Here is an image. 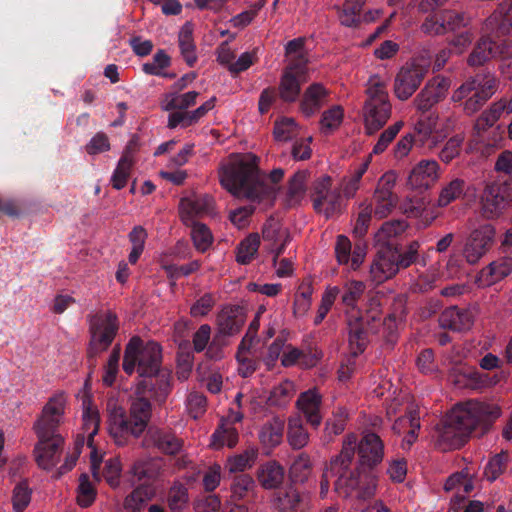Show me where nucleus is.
I'll list each match as a JSON object with an SVG mask.
<instances>
[{
  "label": "nucleus",
  "instance_id": "f257e3e1",
  "mask_svg": "<svg viewBox=\"0 0 512 512\" xmlns=\"http://www.w3.org/2000/svg\"><path fill=\"white\" fill-rule=\"evenodd\" d=\"M259 157L252 153L231 155L229 161L219 168L220 184L237 198L251 203L271 207L276 199L275 184L284 177L282 168L273 169L269 174L272 184L266 181V175L259 168Z\"/></svg>",
  "mask_w": 512,
  "mask_h": 512
},
{
  "label": "nucleus",
  "instance_id": "f03ea898",
  "mask_svg": "<svg viewBox=\"0 0 512 512\" xmlns=\"http://www.w3.org/2000/svg\"><path fill=\"white\" fill-rule=\"evenodd\" d=\"M500 414V408L491 403L469 400L457 404L437 427V446L444 451L461 448L476 428L487 430Z\"/></svg>",
  "mask_w": 512,
  "mask_h": 512
},
{
  "label": "nucleus",
  "instance_id": "7ed1b4c3",
  "mask_svg": "<svg viewBox=\"0 0 512 512\" xmlns=\"http://www.w3.org/2000/svg\"><path fill=\"white\" fill-rule=\"evenodd\" d=\"M355 439L348 437L342 444L340 453L334 456L326 466L320 481V496L324 498L330 487V479L336 477L335 491L342 497L355 496L358 500L371 499L376 492V482L372 475L352 472L353 447Z\"/></svg>",
  "mask_w": 512,
  "mask_h": 512
},
{
  "label": "nucleus",
  "instance_id": "20e7f679",
  "mask_svg": "<svg viewBox=\"0 0 512 512\" xmlns=\"http://www.w3.org/2000/svg\"><path fill=\"white\" fill-rule=\"evenodd\" d=\"M511 29L512 1L504 0L486 19L482 28L484 35L470 54L467 64H485L491 60L510 58L512 48L504 37L509 35Z\"/></svg>",
  "mask_w": 512,
  "mask_h": 512
},
{
  "label": "nucleus",
  "instance_id": "39448f33",
  "mask_svg": "<svg viewBox=\"0 0 512 512\" xmlns=\"http://www.w3.org/2000/svg\"><path fill=\"white\" fill-rule=\"evenodd\" d=\"M65 398L62 394L56 395L44 406L42 415L34 425L38 443L34 452L39 467L50 470L59 461L63 449L64 439L57 433L61 416L64 413Z\"/></svg>",
  "mask_w": 512,
  "mask_h": 512
},
{
  "label": "nucleus",
  "instance_id": "423d86ee",
  "mask_svg": "<svg viewBox=\"0 0 512 512\" xmlns=\"http://www.w3.org/2000/svg\"><path fill=\"white\" fill-rule=\"evenodd\" d=\"M152 415V405L146 397L136 396L129 413L114 408L109 417V432L118 446L128 443L129 437L138 438L147 429Z\"/></svg>",
  "mask_w": 512,
  "mask_h": 512
},
{
  "label": "nucleus",
  "instance_id": "0eeeda50",
  "mask_svg": "<svg viewBox=\"0 0 512 512\" xmlns=\"http://www.w3.org/2000/svg\"><path fill=\"white\" fill-rule=\"evenodd\" d=\"M162 349L155 341L144 342L133 336L125 347L123 371L127 375L137 372L139 377L147 378L167 370L162 368Z\"/></svg>",
  "mask_w": 512,
  "mask_h": 512
},
{
  "label": "nucleus",
  "instance_id": "6e6552de",
  "mask_svg": "<svg viewBox=\"0 0 512 512\" xmlns=\"http://www.w3.org/2000/svg\"><path fill=\"white\" fill-rule=\"evenodd\" d=\"M498 79L489 73H478L467 78L452 94V101L461 103L463 112L471 116L496 93Z\"/></svg>",
  "mask_w": 512,
  "mask_h": 512
},
{
  "label": "nucleus",
  "instance_id": "1a4fd4ad",
  "mask_svg": "<svg viewBox=\"0 0 512 512\" xmlns=\"http://www.w3.org/2000/svg\"><path fill=\"white\" fill-rule=\"evenodd\" d=\"M367 99L363 107L365 129L369 135L380 130L391 116V104L384 84L371 77L366 89Z\"/></svg>",
  "mask_w": 512,
  "mask_h": 512
},
{
  "label": "nucleus",
  "instance_id": "9d476101",
  "mask_svg": "<svg viewBox=\"0 0 512 512\" xmlns=\"http://www.w3.org/2000/svg\"><path fill=\"white\" fill-rule=\"evenodd\" d=\"M350 436L355 439V446L353 447V457L355 452L358 454V465L351 469L352 472H359L361 475H372L377 483L376 475L373 470L379 466L385 455V446L381 437L374 432H364L361 439L358 440L357 435L354 433L347 434L343 442Z\"/></svg>",
  "mask_w": 512,
  "mask_h": 512
},
{
  "label": "nucleus",
  "instance_id": "9b49d317",
  "mask_svg": "<svg viewBox=\"0 0 512 512\" xmlns=\"http://www.w3.org/2000/svg\"><path fill=\"white\" fill-rule=\"evenodd\" d=\"M89 325L91 340L88 348V361L95 366L96 357L109 348L117 335L119 322L114 312L107 311L90 316Z\"/></svg>",
  "mask_w": 512,
  "mask_h": 512
},
{
  "label": "nucleus",
  "instance_id": "f8f14e48",
  "mask_svg": "<svg viewBox=\"0 0 512 512\" xmlns=\"http://www.w3.org/2000/svg\"><path fill=\"white\" fill-rule=\"evenodd\" d=\"M481 202L486 217L498 216L512 202V183L507 179L488 183L483 191Z\"/></svg>",
  "mask_w": 512,
  "mask_h": 512
},
{
  "label": "nucleus",
  "instance_id": "ddd939ff",
  "mask_svg": "<svg viewBox=\"0 0 512 512\" xmlns=\"http://www.w3.org/2000/svg\"><path fill=\"white\" fill-rule=\"evenodd\" d=\"M172 391L171 371L165 370L147 378H142L135 388V395L146 397L161 405Z\"/></svg>",
  "mask_w": 512,
  "mask_h": 512
},
{
  "label": "nucleus",
  "instance_id": "4468645a",
  "mask_svg": "<svg viewBox=\"0 0 512 512\" xmlns=\"http://www.w3.org/2000/svg\"><path fill=\"white\" fill-rule=\"evenodd\" d=\"M331 177L322 176L313 184L311 195L313 207L317 212L324 211L326 217H330L341 208V194L337 189H331Z\"/></svg>",
  "mask_w": 512,
  "mask_h": 512
},
{
  "label": "nucleus",
  "instance_id": "2eb2a0df",
  "mask_svg": "<svg viewBox=\"0 0 512 512\" xmlns=\"http://www.w3.org/2000/svg\"><path fill=\"white\" fill-rule=\"evenodd\" d=\"M380 321L375 315L351 314L347 316L348 341L351 354L357 357L363 353L368 344L371 322Z\"/></svg>",
  "mask_w": 512,
  "mask_h": 512
},
{
  "label": "nucleus",
  "instance_id": "dca6fc26",
  "mask_svg": "<svg viewBox=\"0 0 512 512\" xmlns=\"http://www.w3.org/2000/svg\"><path fill=\"white\" fill-rule=\"evenodd\" d=\"M395 257L396 246L387 244L378 250L370 265L369 279L371 282L380 285L399 272Z\"/></svg>",
  "mask_w": 512,
  "mask_h": 512
},
{
  "label": "nucleus",
  "instance_id": "f3484780",
  "mask_svg": "<svg viewBox=\"0 0 512 512\" xmlns=\"http://www.w3.org/2000/svg\"><path fill=\"white\" fill-rule=\"evenodd\" d=\"M425 66H401L394 82V93L400 100H407L418 89L424 79Z\"/></svg>",
  "mask_w": 512,
  "mask_h": 512
},
{
  "label": "nucleus",
  "instance_id": "a211bd4d",
  "mask_svg": "<svg viewBox=\"0 0 512 512\" xmlns=\"http://www.w3.org/2000/svg\"><path fill=\"white\" fill-rule=\"evenodd\" d=\"M495 231L490 225H484L474 230L464 247V257L470 264L477 263L490 249Z\"/></svg>",
  "mask_w": 512,
  "mask_h": 512
},
{
  "label": "nucleus",
  "instance_id": "6ab92c4d",
  "mask_svg": "<svg viewBox=\"0 0 512 512\" xmlns=\"http://www.w3.org/2000/svg\"><path fill=\"white\" fill-rule=\"evenodd\" d=\"M307 81L306 66H287L281 77L279 96L284 102H295L301 92V86Z\"/></svg>",
  "mask_w": 512,
  "mask_h": 512
},
{
  "label": "nucleus",
  "instance_id": "aec40b11",
  "mask_svg": "<svg viewBox=\"0 0 512 512\" xmlns=\"http://www.w3.org/2000/svg\"><path fill=\"white\" fill-rule=\"evenodd\" d=\"M274 506L278 512H308L311 509V497L308 492L289 487L277 493Z\"/></svg>",
  "mask_w": 512,
  "mask_h": 512
},
{
  "label": "nucleus",
  "instance_id": "412c9836",
  "mask_svg": "<svg viewBox=\"0 0 512 512\" xmlns=\"http://www.w3.org/2000/svg\"><path fill=\"white\" fill-rule=\"evenodd\" d=\"M182 445L181 439L174 433L162 429H149L142 442L143 447L156 448L167 455H176Z\"/></svg>",
  "mask_w": 512,
  "mask_h": 512
},
{
  "label": "nucleus",
  "instance_id": "4be33fe9",
  "mask_svg": "<svg viewBox=\"0 0 512 512\" xmlns=\"http://www.w3.org/2000/svg\"><path fill=\"white\" fill-rule=\"evenodd\" d=\"M164 463L160 458H141L134 462L131 473L142 486L153 487L161 480Z\"/></svg>",
  "mask_w": 512,
  "mask_h": 512
},
{
  "label": "nucleus",
  "instance_id": "5701e85b",
  "mask_svg": "<svg viewBox=\"0 0 512 512\" xmlns=\"http://www.w3.org/2000/svg\"><path fill=\"white\" fill-rule=\"evenodd\" d=\"M213 204V198L208 194L182 198L179 203V212L182 221L188 225L189 222L195 221V217L211 213Z\"/></svg>",
  "mask_w": 512,
  "mask_h": 512
},
{
  "label": "nucleus",
  "instance_id": "b1692460",
  "mask_svg": "<svg viewBox=\"0 0 512 512\" xmlns=\"http://www.w3.org/2000/svg\"><path fill=\"white\" fill-rule=\"evenodd\" d=\"M439 164L435 160L423 159L411 170L407 184L413 189H428L438 178Z\"/></svg>",
  "mask_w": 512,
  "mask_h": 512
},
{
  "label": "nucleus",
  "instance_id": "393cba45",
  "mask_svg": "<svg viewBox=\"0 0 512 512\" xmlns=\"http://www.w3.org/2000/svg\"><path fill=\"white\" fill-rule=\"evenodd\" d=\"M321 405L322 396L315 388L302 392L296 401V406L304 414L307 423L314 428H318L322 422Z\"/></svg>",
  "mask_w": 512,
  "mask_h": 512
},
{
  "label": "nucleus",
  "instance_id": "a878e982",
  "mask_svg": "<svg viewBox=\"0 0 512 512\" xmlns=\"http://www.w3.org/2000/svg\"><path fill=\"white\" fill-rule=\"evenodd\" d=\"M245 322V313L240 306H227L217 315V330L222 336L237 334Z\"/></svg>",
  "mask_w": 512,
  "mask_h": 512
},
{
  "label": "nucleus",
  "instance_id": "bb28decb",
  "mask_svg": "<svg viewBox=\"0 0 512 512\" xmlns=\"http://www.w3.org/2000/svg\"><path fill=\"white\" fill-rule=\"evenodd\" d=\"M473 321V314L469 309H460L457 306L446 308L439 317L442 328L455 332L469 330Z\"/></svg>",
  "mask_w": 512,
  "mask_h": 512
},
{
  "label": "nucleus",
  "instance_id": "cd10ccee",
  "mask_svg": "<svg viewBox=\"0 0 512 512\" xmlns=\"http://www.w3.org/2000/svg\"><path fill=\"white\" fill-rule=\"evenodd\" d=\"M448 84L445 80L435 84H427L414 99L415 107L425 115L435 104L441 101L445 96Z\"/></svg>",
  "mask_w": 512,
  "mask_h": 512
},
{
  "label": "nucleus",
  "instance_id": "c85d7f7f",
  "mask_svg": "<svg viewBox=\"0 0 512 512\" xmlns=\"http://www.w3.org/2000/svg\"><path fill=\"white\" fill-rule=\"evenodd\" d=\"M512 272V258H499L481 270L479 282L483 286H491L501 281Z\"/></svg>",
  "mask_w": 512,
  "mask_h": 512
},
{
  "label": "nucleus",
  "instance_id": "c756f323",
  "mask_svg": "<svg viewBox=\"0 0 512 512\" xmlns=\"http://www.w3.org/2000/svg\"><path fill=\"white\" fill-rule=\"evenodd\" d=\"M284 477L283 466L275 460L261 464L257 470V479L260 485L267 490L278 488L283 483Z\"/></svg>",
  "mask_w": 512,
  "mask_h": 512
},
{
  "label": "nucleus",
  "instance_id": "7c9ffc66",
  "mask_svg": "<svg viewBox=\"0 0 512 512\" xmlns=\"http://www.w3.org/2000/svg\"><path fill=\"white\" fill-rule=\"evenodd\" d=\"M437 116L434 114L422 115L414 126L413 138L415 144L420 146L428 145L429 148L436 145V141L433 137V131L436 128Z\"/></svg>",
  "mask_w": 512,
  "mask_h": 512
},
{
  "label": "nucleus",
  "instance_id": "2f4dec72",
  "mask_svg": "<svg viewBox=\"0 0 512 512\" xmlns=\"http://www.w3.org/2000/svg\"><path fill=\"white\" fill-rule=\"evenodd\" d=\"M327 95L326 89L319 83L310 85L303 95L300 103V109L306 117H311L323 105L324 98Z\"/></svg>",
  "mask_w": 512,
  "mask_h": 512
},
{
  "label": "nucleus",
  "instance_id": "473e14b6",
  "mask_svg": "<svg viewBox=\"0 0 512 512\" xmlns=\"http://www.w3.org/2000/svg\"><path fill=\"white\" fill-rule=\"evenodd\" d=\"M283 433L284 420L279 417H273L261 427L259 439L264 447L273 449L282 442Z\"/></svg>",
  "mask_w": 512,
  "mask_h": 512
},
{
  "label": "nucleus",
  "instance_id": "72a5a7b5",
  "mask_svg": "<svg viewBox=\"0 0 512 512\" xmlns=\"http://www.w3.org/2000/svg\"><path fill=\"white\" fill-rule=\"evenodd\" d=\"M287 440L289 445L299 450L305 447L309 442V434L304 428L300 416H291L288 419Z\"/></svg>",
  "mask_w": 512,
  "mask_h": 512
},
{
  "label": "nucleus",
  "instance_id": "f704fd0d",
  "mask_svg": "<svg viewBox=\"0 0 512 512\" xmlns=\"http://www.w3.org/2000/svg\"><path fill=\"white\" fill-rule=\"evenodd\" d=\"M285 55L289 64H308L310 59L307 39L299 37L290 40L286 44Z\"/></svg>",
  "mask_w": 512,
  "mask_h": 512
},
{
  "label": "nucleus",
  "instance_id": "c9c22d12",
  "mask_svg": "<svg viewBox=\"0 0 512 512\" xmlns=\"http://www.w3.org/2000/svg\"><path fill=\"white\" fill-rule=\"evenodd\" d=\"M257 458L258 449L249 447L242 453L229 457L225 467L230 473L244 472L254 465Z\"/></svg>",
  "mask_w": 512,
  "mask_h": 512
},
{
  "label": "nucleus",
  "instance_id": "e433bc0d",
  "mask_svg": "<svg viewBox=\"0 0 512 512\" xmlns=\"http://www.w3.org/2000/svg\"><path fill=\"white\" fill-rule=\"evenodd\" d=\"M180 53L186 64H194L197 60L195 44L193 41V28L191 23L186 22L178 37Z\"/></svg>",
  "mask_w": 512,
  "mask_h": 512
},
{
  "label": "nucleus",
  "instance_id": "4c0bfd02",
  "mask_svg": "<svg viewBox=\"0 0 512 512\" xmlns=\"http://www.w3.org/2000/svg\"><path fill=\"white\" fill-rule=\"evenodd\" d=\"M505 110V100L494 102L488 109L484 110L477 118L474 129L478 134L485 132L492 127L500 118L502 112Z\"/></svg>",
  "mask_w": 512,
  "mask_h": 512
},
{
  "label": "nucleus",
  "instance_id": "58836bf2",
  "mask_svg": "<svg viewBox=\"0 0 512 512\" xmlns=\"http://www.w3.org/2000/svg\"><path fill=\"white\" fill-rule=\"evenodd\" d=\"M260 246V237L257 233L249 234L244 238L236 249V261L239 264L247 265L256 256Z\"/></svg>",
  "mask_w": 512,
  "mask_h": 512
},
{
  "label": "nucleus",
  "instance_id": "ea45409f",
  "mask_svg": "<svg viewBox=\"0 0 512 512\" xmlns=\"http://www.w3.org/2000/svg\"><path fill=\"white\" fill-rule=\"evenodd\" d=\"M198 96L199 93L196 91H189L184 94H178L177 91L169 93L165 96L163 109L165 111L186 110L196 104Z\"/></svg>",
  "mask_w": 512,
  "mask_h": 512
},
{
  "label": "nucleus",
  "instance_id": "a19ab883",
  "mask_svg": "<svg viewBox=\"0 0 512 512\" xmlns=\"http://www.w3.org/2000/svg\"><path fill=\"white\" fill-rule=\"evenodd\" d=\"M155 488L139 485L124 500L126 510L130 512H140L144 503L152 499L155 495Z\"/></svg>",
  "mask_w": 512,
  "mask_h": 512
},
{
  "label": "nucleus",
  "instance_id": "79ce46f5",
  "mask_svg": "<svg viewBox=\"0 0 512 512\" xmlns=\"http://www.w3.org/2000/svg\"><path fill=\"white\" fill-rule=\"evenodd\" d=\"M312 472V462L308 454L301 453L292 462L289 477L293 483H304Z\"/></svg>",
  "mask_w": 512,
  "mask_h": 512
},
{
  "label": "nucleus",
  "instance_id": "37998d69",
  "mask_svg": "<svg viewBox=\"0 0 512 512\" xmlns=\"http://www.w3.org/2000/svg\"><path fill=\"white\" fill-rule=\"evenodd\" d=\"M307 172H296L288 183L286 201L289 206L296 205L305 193Z\"/></svg>",
  "mask_w": 512,
  "mask_h": 512
},
{
  "label": "nucleus",
  "instance_id": "c03bdc74",
  "mask_svg": "<svg viewBox=\"0 0 512 512\" xmlns=\"http://www.w3.org/2000/svg\"><path fill=\"white\" fill-rule=\"evenodd\" d=\"M294 393L293 382L285 380L271 390L267 403L270 406L284 407L290 402Z\"/></svg>",
  "mask_w": 512,
  "mask_h": 512
},
{
  "label": "nucleus",
  "instance_id": "a18cd8bd",
  "mask_svg": "<svg viewBox=\"0 0 512 512\" xmlns=\"http://www.w3.org/2000/svg\"><path fill=\"white\" fill-rule=\"evenodd\" d=\"M211 438L212 445L215 446L216 448L223 447L224 445H227L228 447L232 448L238 442V431L232 425L222 423L214 431Z\"/></svg>",
  "mask_w": 512,
  "mask_h": 512
},
{
  "label": "nucleus",
  "instance_id": "49530a36",
  "mask_svg": "<svg viewBox=\"0 0 512 512\" xmlns=\"http://www.w3.org/2000/svg\"><path fill=\"white\" fill-rule=\"evenodd\" d=\"M366 0H346L339 11L340 23L344 26H356L360 21L359 12Z\"/></svg>",
  "mask_w": 512,
  "mask_h": 512
},
{
  "label": "nucleus",
  "instance_id": "de8ad7c7",
  "mask_svg": "<svg viewBox=\"0 0 512 512\" xmlns=\"http://www.w3.org/2000/svg\"><path fill=\"white\" fill-rule=\"evenodd\" d=\"M32 499V489L26 479L15 485L12 491V506L14 512H24Z\"/></svg>",
  "mask_w": 512,
  "mask_h": 512
},
{
  "label": "nucleus",
  "instance_id": "09e8293b",
  "mask_svg": "<svg viewBox=\"0 0 512 512\" xmlns=\"http://www.w3.org/2000/svg\"><path fill=\"white\" fill-rule=\"evenodd\" d=\"M343 117L344 110L340 105H334L328 110H325L322 113L320 120L321 132L325 135H328L334 130L338 129L343 121Z\"/></svg>",
  "mask_w": 512,
  "mask_h": 512
},
{
  "label": "nucleus",
  "instance_id": "8fccbe9b",
  "mask_svg": "<svg viewBox=\"0 0 512 512\" xmlns=\"http://www.w3.org/2000/svg\"><path fill=\"white\" fill-rule=\"evenodd\" d=\"M466 183L463 179L455 178L444 186L438 198V205L445 207L464 194Z\"/></svg>",
  "mask_w": 512,
  "mask_h": 512
},
{
  "label": "nucleus",
  "instance_id": "3c124183",
  "mask_svg": "<svg viewBox=\"0 0 512 512\" xmlns=\"http://www.w3.org/2000/svg\"><path fill=\"white\" fill-rule=\"evenodd\" d=\"M191 237L197 250L205 252L212 244V234L208 227L202 223L192 221Z\"/></svg>",
  "mask_w": 512,
  "mask_h": 512
},
{
  "label": "nucleus",
  "instance_id": "603ef678",
  "mask_svg": "<svg viewBox=\"0 0 512 512\" xmlns=\"http://www.w3.org/2000/svg\"><path fill=\"white\" fill-rule=\"evenodd\" d=\"M96 489L91 483L89 476L83 473L79 477L77 503L83 508H87L93 504L96 499Z\"/></svg>",
  "mask_w": 512,
  "mask_h": 512
},
{
  "label": "nucleus",
  "instance_id": "864d4df0",
  "mask_svg": "<svg viewBox=\"0 0 512 512\" xmlns=\"http://www.w3.org/2000/svg\"><path fill=\"white\" fill-rule=\"evenodd\" d=\"M167 502L171 511H181L188 502L187 488L181 483H174L168 491Z\"/></svg>",
  "mask_w": 512,
  "mask_h": 512
},
{
  "label": "nucleus",
  "instance_id": "5fc2aeb1",
  "mask_svg": "<svg viewBox=\"0 0 512 512\" xmlns=\"http://www.w3.org/2000/svg\"><path fill=\"white\" fill-rule=\"evenodd\" d=\"M420 244L418 241H412L408 246L402 250L396 246V263L399 271L406 269L416 262L418 258Z\"/></svg>",
  "mask_w": 512,
  "mask_h": 512
},
{
  "label": "nucleus",
  "instance_id": "6e6d98bb",
  "mask_svg": "<svg viewBox=\"0 0 512 512\" xmlns=\"http://www.w3.org/2000/svg\"><path fill=\"white\" fill-rule=\"evenodd\" d=\"M371 156H368L353 172L348 180L343 184V194L346 198H352L359 189V183L368 169Z\"/></svg>",
  "mask_w": 512,
  "mask_h": 512
},
{
  "label": "nucleus",
  "instance_id": "4d7b16f0",
  "mask_svg": "<svg viewBox=\"0 0 512 512\" xmlns=\"http://www.w3.org/2000/svg\"><path fill=\"white\" fill-rule=\"evenodd\" d=\"M100 424L99 412L92 406H87L83 412V429L88 434V444H91L93 437L98 433Z\"/></svg>",
  "mask_w": 512,
  "mask_h": 512
},
{
  "label": "nucleus",
  "instance_id": "13d9d810",
  "mask_svg": "<svg viewBox=\"0 0 512 512\" xmlns=\"http://www.w3.org/2000/svg\"><path fill=\"white\" fill-rule=\"evenodd\" d=\"M372 205H361V210L358 214V217L355 221L354 228H353V236L356 239H363L366 235L370 221L372 218Z\"/></svg>",
  "mask_w": 512,
  "mask_h": 512
},
{
  "label": "nucleus",
  "instance_id": "bf43d9fd",
  "mask_svg": "<svg viewBox=\"0 0 512 512\" xmlns=\"http://www.w3.org/2000/svg\"><path fill=\"white\" fill-rule=\"evenodd\" d=\"M507 458V454L505 452H501L489 460L484 469V475L487 480L493 482L503 473L506 467Z\"/></svg>",
  "mask_w": 512,
  "mask_h": 512
},
{
  "label": "nucleus",
  "instance_id": "052dcab7",
  "mask_svg": "<svg viewBox=\"0 0 512 512\" xmlns=\"http://www.w3.org/2000/svg\"><path fill=\"white\" fill-rule=\"evenodd\" d=\"M464 137L460 134L452 136L439 152V158L444 163H450L461 151Z\"/></svg>",
  "mask_w": 512,
  "mask_h": 512
},
{
  "label": "nucleus",
  "instance_id": "680f3d73",
  "mask_svg": "<svg viewBox=\"0 0 512 512\" xmlns=\"http://www.w3.org/2000/svg\"><path fill=\"white\" fill-rule=\"evenodd\" d=\"M284 234L290 233L286 229H282L279 221L273 217L267 219L262 229V236L265 241H270L273 245H276L282 240Z\"/></svg>",
  "mask_w": 512,
  "mask_h": 512
},
{
  "label": "nucleus",
  "instance_id": "e2e57ef3",
  "mask_svg": "<svg viewBox=\"0 0 512 512\" xmlns=\"http://www.w3.org/2000/svg\"><path fill=\"white\" fill-rule=\"evenodd\" d=\"M365 288V284L361 281L348 282L344 287V292L342 294V302L346 306L354 308L357 301L363 295Z\"/></svg>",
  "mask_w": 512,
  "mask_h": 512
},
{
  "label": "nucleus",
  "instance_id": "0e129e2a",
  "mask_svg": "<svg viewBox=\"0 0 512 512\" xmlns=\"http://www.w3.org/2000/svg\"><path fill=\"white\" fill-rule=\"evenodd\" d=\"M297 124L292 118H282L275 122L274 137L278 141H288L296 135Z\"/></svg>",
  "mask_w": 512,
  "mask_h": 512
},
{
  "label": "nucleus",
  "instance_id": "69168bd1",
  "mask_svg": "<svg viewBox=\"0 0 512 512\" xmlns=\"http://www.w3.org/2000/svg\"><path fill=\"white\" fill-rule=\"evenodd\" d=\"M255 486L254 479L248 474L237 475L231 485L232 496L238 500L244 498Z\"/></svg>",
  "mask_w": 512,
  "mask_h": 512
},
{
  "label": "nucleus",
  "instance_id": "338daca9",
  "mask_svg": "<svg viewBox=\"0 0 512 512\" xmlns=\"http://www.w3.org/2000/svg\"><path fill=\"white\" fill-rule=\"evenodd\" d=\"M408 225L404 220H391L384 222L380 227L377 237L379 240H385L393 237H397L402 234Z\"/></svg>",
  "mask_w": 512,
  "mask_h": 512
},
{
  "label": "nucleus",
  "instance_id": "774afa93",
  "mask_svg": "<svg viewBox=\"0 0 512 512\" xmlns=\"http://www.w3.org/2000/svg\"><path fill=\"white\" fill-rule=\"evenodd\" d=\"M347 417V410L344 407H338L333 413V419L327 420L325 424V431L329 435L341 434L345 429Z\"/></svg>",
  "mask_w": 512,
  "mask_h": 512
}]
</instances>
